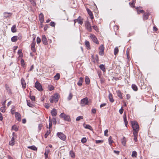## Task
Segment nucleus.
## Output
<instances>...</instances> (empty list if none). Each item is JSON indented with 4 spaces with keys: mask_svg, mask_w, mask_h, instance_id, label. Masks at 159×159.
<instances>
[{
    "mask_svg": "<svg viewBox=\"0 0 159 159\" xmlns=\"http://www.w3.org/2000/svg\"><path fill=\"white\" fill-rule=\"evenodd\" d=\"M131 125L133 129V133H138L139 127L137 122L134 121H132L131 122Z\"/></svg>",
    "mask_w": 159,
    "mask_h": 159,
    "instance_id": "f257e3e1",
    "label": "nucleus"
},
{
    "mask_svg": "<svg viewBox=\"0 0 159 159\" xmlns=\"http://www.w3.org/2000/svg\"><path fill=\"white\" fill-rule=\"evenodd\" d=\"M90 100L87 97H86L82 99L81 100V105L82 106L84 107L86 105H89Z\"/></svg>",
    "mask_w": 159,
    "mask_h": 159,
    "instance_id": "f03ea898",
    "label": "nucleus"
},
{
    "mask_svg": "<svg viewBox=\"0 0 159 159\" xmlns=\"http://www.w3.org/2000/svg\"><path fill=\"white\" fill-rule=\"evenodd\" d=\"M57 136L61 140L66 141V136L62 133L58 132L57 133Z\"/></svg>",
    "mask_w": 159,
    "mask_h": 159,
    "instance_id": "7ed1b4c3",
    "label": "nucleus"
},
{
    "mask_svg": "<svg viewBox=\"0 0 159 159\" xmlns=\"http://www.w3.org/2000/svg\"><path fill=\"white\" fill-rule=\"evenodd\" d=\"M60 117L65 120L69 121L70 120V116L68 115H65L64 113H61L60 115Z\"/></svg>",
    "mask_w": 159,
    "mask_h": 159,
    "instance_id": "20e7f679",
    "label": "nucleus"
},
{
    "mask_svg": "<svg viewBox=\"0 0 159 159\" xmlns=\"http://www.w3.org/2000/svg\"><path fill=\"white\" fill-rule=\"evenodd\" d=\"M90 37L94 43L98 44H99L98 39L94 35L91 34L90 35Z\"/></svg>",
    "mask_w": 159,
    "mask_h": 159,
    "instance_id": "39448f33",
    "label": "nucleus"
},
{
    "mask_svg": "<svg viewBox=\"0 0 159 159\" xmlns=\"http://www.w3.org/2000/svg\"><path fill=\"white\" fill-rule=\"evenodd\" d=\"M85 27L86 29L89 32H91L92 30V26L91 24L89 22H87L85 23Z\"/></svg>",
    "mask_w": 159,
    "mask_h": 159,
    "instance_id": "423d86ee",
    "label": "nucleus"
},
{
    "mask_svg": "<svg viewBox=\"0 0 159 159\" xmlns=\"http://www.w3.org/2000/svg\"><path fill=\"white\" fill-rule=\"evenodd\" d=\"M35 87L39 91H41L43 90L41 84L38 81H37L35 83Z\"/></svg>",
    "mask_w": 159,
    "mask_h": 159,
    "instance_id": "0eeeda50",
    "label": "nucleus"
},
{
    "mask_svg": "<svg viewBox=\"0 0 159 159\" xmlns=\"http://www.w3.org/2000/svg\"><path fill=\"white\" fill-rule=\"evenodd\" d=\"M35 38H34L33 39L32 43L31 44V49L33 52H36V49L35 48Z\"/></svg>",
    "mask_w": 159,
    "mask_h": 159,
    "instance_id": "6e6552de",
    "label": "nucleus"
},
{
    "mask_svg": "<svg viewBox=\"0 0 159 159\" xmlns=\"http://www.w3.org/2000/svg\"><path fill=\"white\" fill-rule=\"evenodd\" d=\"M99 49L100 50L99 54L101 56H102L104 54V47L103 45H101L99 48Z\"/></svg>",
    "mask_w": 159,
    "mask_h": 159,
    "instance_id": "1a4fd4ad",
    "label": "nucleus"
},
{
    "mask_svg": "<svg viewBox=\"0 0 159 159\" xmlns=\"http://www.w3.org/2000/svg\"><path fill=\"white\" fill-rule=\"evenodd\" d=\"M59 94L57 93H55L54 96H52V98L54 99L55 102H57L59 99Z\"/></svg>",
    "mask_w": 159,
    "mask_h": 159,
    "instance_id": "9d476101",
    "label": "nucleus"
},
{
    "mask_svg": "<svg viewBox=\"0 0 159 159\" xmlns=\"http://www.w3.org/2000/svg\"><path fill=\"white\" fill-rule=\"evenodd\" d=\"M3 16L4 18L10 17L12 15V13L10 12H5L3 13Z\"/></svg>",
    "mask_w": 159,
    "mask_h": 159,
    "instance_id": "9b49d317",
    "label": "nucleus"
},
{
    "mask_svg": "<svg viewBox=\"0 0 159 159\" xmlns=\"http://www.w3.org/2000/svg\"><path fill=\"white\" fill-rule=\"evenodd\" d=\"M74 24H75L76 22H78V24L80 25H82L83 23L82 20L80 16H79L77 19H75L74 20Z\"/></svg>",
    "mask_w": 159,
    "mask_h": 159,
    "instance_id": "f8f14e48",
    "label": "nucleus"
},
{
    "mask_svg": "<svg viewBox=\"0 0 159 159\" xmlns=\"http://www.w3.org/2000/svg\"><path fill=\"white\" fill-rule=\"evenodd\" d=\"M42 41L44 44L45 45L48 44V41L45 35H43L42 36Z\"/></svg>",
    "mask_w": 159,
    "mask_h": 159,
    "instance_id": "ddd939ff",
    "label": "nucleus"
},
{
    "mask_svg": "<svg viewBox=\"0 0 159 159\" xmlns=\"http://www.w3.org/2000/svg\"><path fill=\"white\" fill-rule=\"evenodd\" d=\"M15 116L16 119L19 121H20L21 119V116L20 114L18 112L15 113Z\"/></svg>",
    "mask_w": 159,
    "mask_h": 159,
    "instance_id": "4468645a",
    "label": "nucleus"
},
{
    "mask_svg": "<svg viewBox=\"0 0 159 159\" xmlns=\"http://www.w3.org/2000/svg\"><path fill=\"white\" fill-rule=\"evenodd\" d=\"M21 83L22 86V87L24 89H25L26 87V84L24 78H21Z\"/></svg>",
    "mask_w": 159,
    "mask_h": 159,
    "instance_id": "2eb2a0df",
    "label": "nucleus"
},
{
    "mask_svg": "<svg viewBox=\"0 0 159 159\" xmlns=\"http://www.w3.org/2000/svg\"><path fill=\"white\" fill-rule=\"evenodd\" d=\"M86 10L88 14L90 16L91 19H93V16L92 11L88 8H87Z\"/></svg>",
    "mask_w": 159,
    "mask_h": 159,
    "instance_id": "dca6fc26",
    "label": "nucleus"
},
{
    "mask_svg": "<svg viewBox=\"0 0 159 159\" xmlns=\"http://www.w3.org/2000/svg\"><path fill=\"white\" fill-rule=\"evenodd\" d=\"M51 113L52 116H56L57 113V111L56 109L54 108L51 111Z\"/></svg>",
    "mask_w": 159,
    "mask_h": 159,
    "instance_id": "f3484780",
    "label": "nucleus"
},
{
    "mask_svg": "<svg viewBox=\"0 0 159 159\" xmlns=\"http://www.w3.org/2000/svg\"><path fill=\"white\" fill-rule=\"evenodd\" d=\"M83 126L85 129H89L90 130H92L93 129L92 127L89 125L84 124H83Z\"/></svg>",
    "mask_w": 159,
    "mask_h": 159,
    "instance_id": "a211bd4d",
    "label": "nucleus"
},
{
    "mask_svg": "<svg viewBox=\"0 0 159 159\" xmlns=\"http://www.w3.org/2000/svg\"><path fill=\"white\" fill-rule=\"evenodd\" d=\"M84 79L82 77H80L79 78V80L78 82L77 83L78 85L79 86H81L82 84V83Z\"/></svg>",
    "mask_w": 159,
    "mask_h": 159,
    "instance_id": "6ab92c4d",
    "label": "nucleus"
},
{
    "mask_svg": "<svg viewBox=\"0 0 159 159\" xmlns=\"http://www.w3.org/2000/svg\"><path fill=\"white\" fill-rule=\"evenodd\" d=\"M39 20L41 23L43 22L44 21V16L42 13L40 14L39 16Z\"/></svg>",
    "mask_w": 159,
    "mask_h": 159,
    "instance_id": "aec40b11",
    "label": "nucleus"
},
{
    "mask_svg": "<svg viewBox=\"0 0 159 159\" xmlns=\"http://www.w3.org/2000/svg\"><path fill=\"white\" fill-rule=\"evenodd\" d=\"M149 16V14L148 13H144L143 16V19L144 20H145L148 19Z\"/></svg>",
    "mask_w": 159,
    "mask_h": 159,
    "instance_id": "412c9836",
    "label": "nucleus"
},
{
    "mask_svg": "<svg viewBox=\"0 0 159 159\" xmlns=\"http://www.w3.org/2000/svg\"><path fill=\"white\" fill-rule=\"evenodd\" d=\"M116 92V93H117V95L120 98L122 99L123 98V97H122V93L120 92V91L119 90H117Z\"/></svg>",
    "mask_w": 159,
    "mask_h": 159,
    "instance_id": "4be33fe9",
    "label": "nucleus"
},
{
    "mask_svg": "<svg viewBox=\"0 0 159 159\" xmlns=\"http://www.w3.org/2000/svg\"><path fill=\"white\" fill-rule=\"evenodd\" d=\"M27 148L34 151H37V148L34 145L28 146Z\"/></svg>",
    "mask_w": 159,
    "mask_h": 159,
    "instance_id": "5701e85b",
    "label": "nucleus"
},
{
    "mask_svg": "<svg viewBox=\"0 0 159 159\" xmlns=\"http://www.w3.org/2000/svg\"><path fill=\"white\" fill-rule=\"evenodd\" d=\"M14 142H15L14 139L13 137H12L11 138L10 141H9V145L11 146H13L15 144Z\"/></svg>",
    "mask_w": 159,
    "mask_h": 159,
    "instance_id": "b1692460",
    "label": "nucleus"
},
{
    "mask_svg": "<svg viewBox=\"0 0 159 159\" xmlns=\"http://www.w3.org/2000/svg\"><path fill=\"white\" fill-rule=\"evenodd\" d=\"M50 152L49 149H46L45 150V152L44 153V155L45 157V159H47V158H48V154Z\"/></svg>",
    "mask_w": 159,
    "mask_h": 159,
    "instance_id": "393cba45",
    "label": "nucleus"
},
{
    "mask_svg": "<svg viewBox=\"0 0 159 159\" xmlns=\"http://www.w3.org/2000/svg\"><path fill=\"white\" fill-rule=\"evenodd\" d=\"M99 68L104 72H106V69L105 67V66L103 64L100 65L99 66Z\"/></svg>",
    "mask_w": 159,
    "mask_h": 159,
    "instance_id": "a878e982",
    "label": "nucleus"
},
{
    "mask_svg": "<svg viewBox=\"0 0 159 159\" xmlns=\"http://www.w3.org/2000/svg\"><path fill=\"white\" fill-rule=\"evenodd\" d=\"M18 39V36H14L11 38V41L13 42H16Z\"/></svg>",
    "mask_w": 159,
    "mask_h": 159,
    "instance_id": "bb28decb",
    "label": "nucleus"
},
{
    "mask_svg": "<svg viewBox=\"0 0 159 159\" xmlns=\"http://www.w3.org/2000/svg\"><path fill=\"white\" fill-rule=\"evenodd\" d=\"M121 142L122 144L124 146H125L126 145V141L125 140V137H124L121 139Z\"/></svg>",
    "mask_w": 159,
    "mask_h": 159,
    "instance_id": "cd10ccee",
    "label": "nucleus"
},
{
    "mask_svg": "<svg viewBox=\"0 0 159 159\" xmlns=\"http://www.w3.org/2000/svg\"><path fill=\"white\" fill-rule=\"evenodd\" d=\"M16 25H14L12 26L11 28V31L13 33H15L16 32Z\"/></svg>",
    "mask_w": 159,
    "mask_h": 159,
    "instance_id": "c85d7f7f",
    "label": "nucleus"
},
{
    "mask_svg": "<svg viewBox=\"0 0 159 159\" xmlns=\"http://www.w3.org/2000/svg\"><path fill=\"white\" fill-rule=\"evenodd\" d=\"M108 98L110 101L111 102H113L114 101V100L113 98L112 94L111 93H109L108 96Z\"/></svg>",
    "mask_w": 159,
    "mask_h": 159,
    "instance_id": "c756f323",
    "label": "nucleus"
},
{
    "mask_svg": "<svg viewBox=\"0 0 159 159\" xmlns=\"http://www.w3.org/2000/svg\"><path fill=\"white\" fill-rule=\"evenodd\" d=\"M85 82L86 84H89L90 83V80L89 77L87 76L85 77Z\"/></svg>",
    "mask_w": 159,
    "mask_h": 159,
    "instance_id": "7c9ffc66",
    "label": "nucleus"
},
{
    "mask_svg": "<svg viewBox=\"0 0 159 159\" xmlns=\"http://www.w3.org/2000/svg\"><path fill=\"white\" fill-rule=\"evenodd\" d=\"M138 133H133L134 136V140L135 142H136L137 141V136H138Z\"/></svg>",
    "mask_w": 159,
    "mask_h": 159,
    "instance_id": "2f4dec72",
    "label": "nucleus"
},
{
    "mask_svg": "<svg viewBox=\"0 0 159 159\" xmlns=\"http://www.w3.org/2000/svg\"><path fill=\"white\" fill-rule=\"evenodd\" d=\"M124 120L125 122V125L126 126L128 124V122L127 120V119L126 115H124L123 116Z\"/></svg>",
    "mask_w": 159,
    "mask_h": 159,
    "instance_id": "473e14b6",
    "label": "nucleus"
},
{
    "mask_svg": "<svg viewBox=\"0 0 159 159\" xmlns=\"http://www.w3.org/2000/svg\"><path fill=\"white\" fill-rule=\"evenodd\" d=\"M27 105L30 107H34V105L30 102V100H27Z\"/></svg>",
    "mask_w": 159,
    "mask_h": 159,
    "instance_id": "72a5a7b5",
    "label": "nucleus"
},
{
    "mask_svg": "<svg viewBox=\"0 0 159 159\" xmlns=\"http://www.w3.org/2000/svg\"><path fill=\"white\" fill-rule=\"evenodd\" d=\"M51 130L50 129H48L47 130L46 133L45 134L44 137L45 138H47L48 135L50 133Z\"/></svg>",
    "mask_w": 159,
    "mask_h": 159,
    "instance_id": "f704fd0d",
    "label": "nucleus"
},
{
    "mask_svg": "<svg viewBox=\"0 0 159 159\" xmlns=\"http://www.w3.org/2000/svg\"><path fill=\"white\" fill-rule=\"evenodd\" d=\"M137 155V152L135 151H133L132 152V156L133 157H136Z\"/></svg>",
    "mask_w": 159,
    "mask_h": 159,
    "instance_id": "c9c22d12",
    "label": "nucleus"
},
{
    "mask_svg": "<svg viewBox=\"0 0 159 159\" xmlns=\"http://www.w3.org/2000/svg\"><path fill=\"white\" fill-rule=\"evenodd\" d=\"M132 88L133 90L135 91H136L138 90L137 87L136 85L134 84H132Z\"/></svg>",
    "mask_w": 159,
    "mask_h": 159,
    "instance_id": "e433bc0d",
    "label": "nucleus"
},
{
    "mask_svg": "<svg viewBox=\"0 0 159 159\" xmlns=\"http://www.w3.org/2000/svg\"><path fill=\"white\" fill-rule=\"evenodd\" d=\"M119 49L117 47H116L114 49V54L116 55L118 53Z\"/></svg>",
    "mask_w": 159,
    "mask_h": 159,
    "instance_id": "4c0bfd02",
    "label": "nucleus"
},
{
    "mask_svg": "<svg viewBox=\"0 0 159 159\" xmlns=\"http://www.w3.org/2000/svg\"><path fill=\"white\" fill-rule=\"evenodd\" d=\"M55 79L56 80H58L60 77V75L59 73H57L54 77Z\"/></svg>",
    "mask_w": 159,
    "mask_h": 159,
    "instance_id": "58836bf2",
    "label": "nucleus"
},
{
    "mask_svg": "<svg viewBox=\"0 0 159 159\" xmlns=\"http://www.w3.org/2000/svg\"><path fill=\"white\" fill-rule=\"evenodd\" d=\"M70 155L71 157L72 158H74L75 157V154L72 151H70Z\"/></svg>",
    "mask_w": 159,
    "mask_h": 159,
    "instance_id": "ea45409f",
    "label": "nucleus"
},
{
    "mask_svg": "<svg viewBox=\"0 0 159 159\" xmlns=\"http://www.w3.org/2000/svg\"><path fill=\"white\" fill-rule=\"evenodd\" d=\"M112 138L111 136H110L108 138L109 143L110 145H111L113 142V141L112 140Z\"/></svg>",
    "mask_w": 159,
    "mask_h": 159,
    "instance_id": "a19ab883",
    "label": "nucleus"
},
{
    "mask_svg": "<svg viewBox=\"0 0 159 159\" xmlns=\"http://www.w3.org/2000/svg\"><path fill=\"white\" fill-rule=\"evenodd\" d=\"M85 45L86 46V47L87 48H90V43L89 41H86L85 43Z\"/></svg>",
    "mask_w": 159,
    "mask_h": 159,
    "instance_id": "79ce46f5",
    "label": "nucleus"
},
{
    "mask_svg": "<svg viewBox=\"0 0 159 159\" xmlns=\"http://www.w3.org/2000/svg\"><path fill=\"white\" fill-rule=\"evenodd\" d=\"M12 129L15 131H17L18 130V128L17 126L16 125H14L12 127Z\"/></svg>",
    "mask_w": 159,
    "mask_h": 159,
    "instance_id": "37998d69",
    "label": "nucleus"
},
{
    "mask_svg": "<svg viewBox=\"0 0 159 159\" xmlns=\"http://www.w3.org/2000/svg\"><path fill=\"white\" fill-rule=\"evenodd\" d=\"M30 1L33 6L36 5V3L34 1V0H30Z\"/></svg>",
    "mask_w": 159,
    "mask_h": 159,
    "instance_id": "c03bdc74",
    "label": "nucleus"
},
{
    "mask_svg": "<svg viewBox=\"0 0 159 159\" xmlns=\"http://www.w3.org/2000/svg\"><path fill=\"white\" fill-rule=\"evenodd\" d=\"M83 116H79L77 117L76 118V120L77 121H79L80 120L83 119Z\"/></svg>",
    "mask_w": 159,
    "mask_h": 159,
    "instance_id": "a18cd8bd",
    "label": "nucleus"
},
{
    "mask_svg": "<svg viewBox=\"0 0 159 159\" xmlns=\"http://www.w3.org/2000/svg\"><path fill=\"white\" fill-rule=\"evenodd\" d=\"M87 141V139L86 138H83L81 140V142L83 143H85Z\"/></svg>",
    "mask_w": 159,
    "mask_h": 159,
    "instance_id": "49530a36",
    "label": "nucleus"
},
{
    "mask_svg": "<svg viewBox=\"0 0 159 159\" xmlns=\"http://www.w3.org/2000/svg\"><path fill=\"white\" fill-rule=\"evenodd\" d=\"M20 63H21V64L22 66L23 67H25V63H24V60L23 59H22L21 60Z\"/></svg>",
    "mask_w": 159,
    "mask_h": 159,
    "instance_id": "de8ad7c7",
    "label": "nucleus"
},
{
    "mask_svg": "<svg viewBox=\"0 0 159 159\" xmlns=\"http://www.w3.org/2000/svg\"><path fill=\"white\" fill-rule=\"evenodd\" d=\"M5 86L6 89V90H7V91L10 93L11 91V90L9 87L8 86V85L7 84H6Z\"/></svg>",
    "mask_w": 159,
    "mask_h": 159,
    "instance_id": "09e8293b",
    "label": "nucleus"
},
{
    "mask_svg": "<svg viewBox=\"0 0 159 159\" xmlns=\"http://www.w3.org/2000/svg\"><path fill=\"white\" fill-rule=\"evenodd\" d=\"M0 110L1 112H4L5 111V107H1Z\"/></svg>",
    "mask_w": 159,
    "mask_h": 159,
    "instance_id": "8fccbe9b",
    "label": "nucleus"
},
{
    "mask_svg": "<svg viewBox=\"0 0 159 159\" xmlns=\"http://www.w3.org/2000/svg\"><path fill=\"white\" fill-rule=\"evenodd\" d=\"M72 93H70L69 94V96L68 97V99L69 100H70L72 99Z\"/></svg>",
    "mask_w": 159,
    "mask_h": 159,
    "instance_id": "3c124183",
    "label": "nucleus"
},
{
    "mask_svg": "<svg viewBox=\"0 0 159 159\" xmlns=\"http://www.w3.org/2000/svg\"><path fill=\"white\" fill-rule=\"evenodd\" d=\"M18 54L19 55L20 57H21L22 55V52L21 50H19L18 52Z\"/></svg>",
    "mask_w": 159,
    "mask_h": 159,
    "instance_id": "603ef678",
    "label": "nucleus"
},
{
    "mask_svg": "<svg viewBox=\"0 0 159 159\" xmlns=\"http://www.w3.org/2000/svg\"><path fill=\"white\" fill-rule=\"evenodd\" d=\"M49 129H50L51 128H52V120H50V122H49Z\"/></svg>",
    "mask_w": 159,
    "mask_h": 159,
    "instance_id": "864d4df0",
    "label": "nucleus"
},
{
    "mask_svg": "<svg viewBox=\"0 0 159 159\" xmlns=\"http://www.w3.org/2000/svg\"><path fill=\"white\" fill-rule=\"evenodd\" d=\"M41 42V40L39 37H37V43H40Z\"/></svg>",
    "mask_w": 159,
    "mask_h": 159,
    "instance_id": "5fc2aeb1",
    "label": "nucleus"
},
{
    "mask_svg": "<svg viewBox=\"0 0 159 159\" xmlns=\"http://www.w3.org/2000/svg\"><path fill=\"white\" fill-rule=\"evenodd\" d=\"M96 110L95 108H93L91 110V112L92 113L95 114L96 113Z\"/></svg>",
    "mask_w": 159,
    "mask_h": 159,
    "instance_id": "6e6d98bb",
    "label": "nucleus"
},
{
    "mask_svg": "<svg viewBox=\"0 0 159 159\" xmlns=\"http://www.w3.org/2000/svg\"><path fill=\"white\" fill-rule=\"evenodd\" d=\"M103 141L102 140H96L95 142L96 143H102Z\"/></svg>",
    "mask_w": 159,
    "mask_h": 159,
    "instance_id": "4d7b16f0",
    "label": "nucleus"
},
{
    "mask_svg": "<svg viewBox=\"0 0 159 159\" xmlns=\"http://www.w3.org/2000/svg\"><path fill=\"white\" fill-rule=\"evenodd\" d=\"M50 25L51 26L54 27L55 26V24L54 22L52 21L50 23Z\"/></svg>",
    "mask_w": 159,
    "mask_h": 159,
    "instance_id": "13d9d810",
    "label": "nucleus"
},
{
    "mask_svg": "<svg viewBox=\"0 0 159 159\" xmlns=\"http://www.w3.org/2000/svg\"><path fill=\"white\" fill-rule=\"evenodd\" d=\"M54 89L52 85H50L49 87V89L50 90H52Z\"/></svg>",
    "mask_w": 159,
    "mask_h": 159,
    "instance_id": "bf43d9fd",
    "label": "nucleus"
},
{
    "mask_svg": "<svg viewBox=\"0 0 159 159\" xmlns=\"http://www.w3.org/2000/svg\"><path fill=\"white\" fill-rule=\"evenodd\" d=\"M30 99L32 101H34L35 99V97L34 96H30Z\"/></svg>",
    "mask_w": 159,
    "mask_h": 159,
    "instance_id": "052dcab7",
    "label": "nucleus"
},
{
    "mask_svg": "<svg viewBox=\"0 0 159 159\" xmlns=\"http://www.w3.org/2000/svg\"><path fill=\"white\" fill-rule=\"evenodd\" d=\"M93 28L96 31H97L98 29V28L97 27L96 25H94L93 26Z\"/></svg>",
    "mask_w": 159,
    "mask_h": 159,
    "instance_id": "680f3d73",
    "label": "nucleus"
},
{
    "mask_svg": "<svg viewBox=\"0 0 159 159\" xmlns=\"http://www.w3.org/2000/svg\"><path fill=\"white\" fill-rule=\"evenodd\" d=\"M108 131L107 129H106L104 131V135L106 136H108V134H107Z\"/></svg>",
    "mask_w": 159,
    "mask_h": 159,
    "instance_id": "e2e57ef3",
    "label": "nucleus"
},
{
    "mask_svg": "<svg viewBox=\"0 0 159 159\" xmlns=\"http://www.w3.org/2000/svg\"><path fill=\"white\" fill-rule=\"evenodd\" d=\"M123 109H122V107L121 108H120L119 110V112H120V113L121 114H122L123 112Z\"/></svg>",
    "mask_w": 159,
    "mask_h": 159,
    "instance_id": "0e129e2a",
    "label": "nucleus"
},
{
    "mask_svg": "<svg viewBox=\"0 0 159 159\" xmlns=\"http://www.w3.org/2000/svg\"><path fill=\"white\" fill-rule=\"evenodd\" d=\"M52 121L53 122V124L55 125H56V119L54 118H53L52 119Z\"/></svg>",
    "mask_w": 159,
    "mask_h": 159,
    "instance_id": "69168bd1",
    "label": "nucleus"
},
{
    "mask_svg": "<svg viewBox=\"0 0 159 159\" xmlns=\"http://www.w3.org/2000/svg\"><path fill=\"white\" fill-rule=\"evenodd\" d=\"M34 66L33 65H32L30 67V69L29 70H28V71H32L34 69Z\"/></svg>",
    "mask_w": 159,
    "mask_h": 159,
    "instance_id": "338daca9",
    "label": "nucleus"
},
{
    "mask_svg": "<svg viewBox=\"0 0 159 159\" xmlns=\"http://www.w3.org/2000/svg\"><path fill=\"white\" fill-rule=\"evenodd\" d=\"M106 105V103H103L100 105V108H102V107H104Z\"/></svg>",
    "mask_w": 159,
    "mask_h": 159,
    "instance_id": "774afa93",
    "label": "nucleus"
}]
</instances>
